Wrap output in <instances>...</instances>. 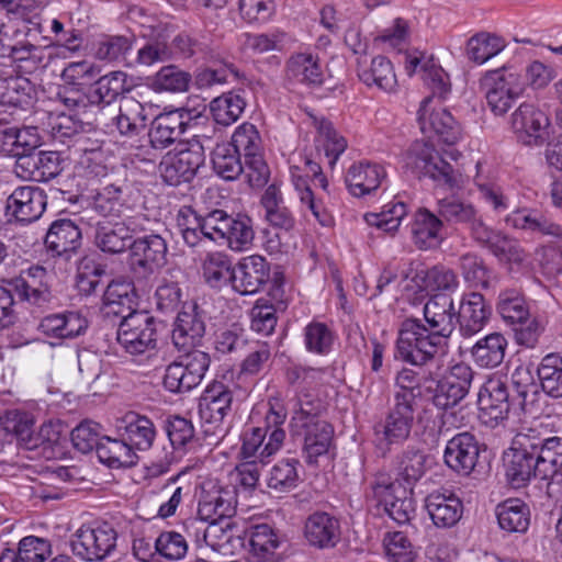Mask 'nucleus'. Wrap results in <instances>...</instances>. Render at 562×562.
I'll return each instance as SVG.
<instances>
[{"mask_svg": "<svg viewBox=\"0 0 562 562\" xmlns=\"http://www.w3.org/2000/svg\"><path fill=\"white\" fill-rule=\"evenodd\" d=\"M424 176L431 178L442 189L453 191L460 188L461 175L426 143H424Z\"/></svg>", "mask_w": 562, "mask_h": 562, "instance_id": "nucleus-40", "label": "nucleus"}, {"mask_svg": "<svg viewBox=\"0 0 562 562\" xmlns=\"http://www.w3.org/2000/svg\"><path fill=\"white\" fill-rule=\"evenodd\" d=\"M131 265L137 272L151 273L166 262V240L156 234L135 239L130 247Z\"/></svg>", "mask_w": 562, "mask_h": 562, "instance_id": "nucleus-22", "label": "nucleus"}, {"mask_svg": "<svg viewBox=\"0 0 562 562\" xmlns=\"http://www.w3.org/2000/svg\"><path fill=\"white\" fill-rule=\"evenodd\" d=\"M127 75L123 71H112L99 77L90 87L87 98L90 104L110 105L119 97L130 91Z\"/></svg>", "mask_w": 562, "mask_h": 562, "instance_id": "nucleus-41", "label": "nucleus"}, {"mask_svg": "<svg viewBox=\"0 0 562 562\" xmlns=\"http://www.w3.org/2000/svg\"><path fill=\"white\" fill-rule=\"evenodd\" d=\"M374 497L383 510L396 522L409 521L415 513L414 504L408 497V490L401 482H392L385 475H380L372 485Z\"/></svg>", "mask_w": 562, "mask_h": 562, "instance_id": "nucleus-10", "label": "nucleus"}, {"mask_svg": "<svg viewBox=\"0 0 562 562\" xmlns=\"http://www.w3.org/2000/svg\"><path fill=\"white\" fill-rule=\"evenodd\" d=\"M424 507L435 526L449 528L454 526L462 515V503L452 494L430 493L424 499Z\"/></svg>", "mask_w": 562, "mask_h": 562, "instance_id": "nucleus-36", "label": "nucleus"}, {"mask_svg": "<svg viewBox=\"0 0 562 562\" xmlns=\"http://www.w3.org/2000/svg\"><path fill=\"white\" fill-rule=\"evenodd\" d=\"M131 222L98 223L94 243L103 252L120 254L131 247L134 229Z\"/></svg>", "mask_w": 562, "mask_h": 562, "instance_id": "nucleus-37", "label": "nucleus"}, {"mask_svg": "<svg viewBox=\"0 0 562 562\" xmlns=\"http://www.w3.org/2000/svg\"><path fill=\"white\" fill-rule=\"evenodd\" d=\"M439 352L435 358L427 359L428 352L424 349V402L432 404V395L439 394L450 369L449 358H445L443 345L438 342Z\"/></svg>", "mask_w": 562, "mask_h": 562, "instance_id": "nucleus-46", "label": "nucleus"}, {"mask_svg": "<svg viewBox=\"0 0 562 562\" xmlns=\"http://www.w3.org/2000/svg\"><path fill=\"white\" fill-rule=\"evenodd\" d=\"M548 116L531 103H521L512 114V126L525 145H541L548 137Z\"/></svg>", "mask_w": 562, "mask_h": 562, "instance_id": "nucleus-15", "label": "nucleus"}, {"mask_svg": "<svg viewBox=\"0 0 562 562\" xmlns=\"http://www.w3.org/2000/svg\"><path fill=\"white\" fill-rule=\"evenodd\" d=\"M539 465L541 480L552 477L562 470V437H547L536 428H524Z\"/></svg>", "mask_w": 562, "mask_h": 562, "instance_id": "nucleus-17", "label": "nucleus"}, {"mask_svg": "<svg viewBox=\"0 0 562 562\" xmlns=\"http://www.w3.org/2000/svg\"><path fill=\"white\" fill-rule=\"evenodd\" d=\"M190 113L186 109H176L157 115L148 131L149 143L155 149H165L173 144L186 131Z\"/></svg>", "mask_w": 562, "mask_h": 562, "instance_id": "nucleus-20", "label": "nucleus"}, {"mask_svg": "<svg viewBox=\"0 0 562 562\" xmlns=\"http://www.w3.org/2000/svg\"><path fill=\"white\" fill-rule=\"evenodd\" d=\"M422 324L418 318H407L402 323L396 342L395 357L418 366L422 356Z\"/></svg>", "mask_w": 562, "mask_h": 562, "instance_id": "nucleus-45", "label": "nucleus"}, {"mask_svg": "<svg viewBox=\"0 0 562 562\" xmlns=\"http://www.w3.org/2000/svg\"><path fill=\"white\" fill-rule=\"evenodd\" d=\"M205 154L199 140L182 145L175 153H168L160 162L165 181L170 186L191 181L200 167L204 165Z\"/></svg>", "mask_w": 562, "mask_h": 562, "instance_id": "nucleus-9", "label": "nucleus"}, {"mask_svg": "<svg viewBox=\"0 0 562 562\" xmlns=\"http://www.w3.org/2000/svg\"><path fill=\"white\" fill-rule=\"evenodd\" d=\"M507 225L530 234L560 238L562 226L553 222L546 212L537 209H519L506 217Z\"/></svg>", "mask_w": 562, "mask_h": 562, "instance_id": "nucleus-32", "label": "nucleus"}, {"mask_svg": "<svg viewBox=\"0 0 562 562\" xmlns=\"http://www.w3.org/2000/svg\"><path fill=\"white\" fill-rule=\"evenodd\" d=\"M457 286V276L443 265H436L424 273V300L430 294L452 292Z\"/></svg>", "mask_w": 562, "mask_h": 562, "instance_id": "nucleus-64", "label": "nucleus"}, {"mask_svg": "<svg viewBox=\"0 0 562 562\" xmlns=\"http://www.w3.org/2000/svg\"><path fill=\"white\" fill-rule=\"evenodd\" d=\"M359 79L367 86H375L383 91H391L396 85V76L390 59L384 56H375L370 65L360 64Z\"/></svg>", "mask_w": 562, "mask_h": 562, "instance_id": "nucleus-48", "label": "nucleus"}, {"mask_svg": "<svg viewBox=\"0 0 562 562\" xmlns=\"http://www.w3.org/2000/svg\"><path fill=\"white\" fill-rule=\"evenodd\" d=\"M93 210L104 217H120L127 210L126 199L122 187L110 184L94 196Z\"/></svg>", "mask_w": 562, "mask_h": 562, "instance_id": "nucleus-59", "label": "nucleus"}, {"mask_svg": "<svg viewBox=\"0 0 562 562\" xmlns=\"http://www.w3.org/2000/svg\"><path fill=\"white\" fill-rule=\"evenodd\" d=\"M251 551L258 557L272 554L281 544L282 538L268 524L250 526L246 531Z\"/></svg>", "mask_w": 562, "mask_h": 562, "instance_id": "nucleus-61", "label": "nucleus"}, {"mask_svg": "<svg viewBox=\"0 0 562 562\" xmlns=\"http://www.w3.org/2000/svg\"><path fill=\"white\" fill-rule=\"evenodd\" d=\"M213 169L224 180H235L244 171L240 155L234 146L217 144L212 151Z\"/></svg>", "mask_w": 562, "mask_h": 562, "instance_id": "nucleus-58", "label": "nucleus"}, {"mask_svg": "<svg viewBox=\"0 0 562 562\" xmlns=\"http://www.w3.org/2000/svg\"><path fill=\"white\" fill-rule=\"evenodd\" d=\"M300 461L295 458H286L278 461L269 471L267 485L279 493L294 490L300 481Z\"/></svg>", "mask_w": 562, "mask_h": 562, "instance_id": "nucleus-55", "label": "nucleus"}, {"mask_svg": "<svg viewBox=\"0 0 562 562\" xmlns=\"http://www.w3.org/2000/svg\"><path fill=\"white\" fill-rule=\"evenodd\" d=\"M524 76L514 67L488 70L481 79L488 108L495 115H504L526 89Z\"/></svg>", "mask_w": 562, "mask_h": 562, "instance_id": "nucleus-1", "label": "nucleus"}, {"mask_svg": "<svg viewBox=\"0 0 562 562\" xmlns=\"http://www.w3.org/2000/svg\"><path fill=\"white\" fill-rule=\"evenodd\" d=\"M384 168L378 164L359 162L352 165L346 175V184L355 196H363L375 191L385 179Z\"/></svg>", "mask_w": 562, "mask_h": 562, "instance_id": "nucleus-35", "label": "nucleus"}, {"mask_svg": "<svg viewBox=\"0 0 562 562\" xmlns=\"http://www.w3.org/2000/svg\"><path fill=\"white\" fill-rule=\"evenodd\" d=\"M137 295L135 288L127 282L111 281L106 284L103 293L102 316L105 319H117L119 323L139 313L136 308Z\"/></svg>", "mask_w": 562, "mask_h": 562, "instance_id": "nucleus-21", "label": "nucleus"}, {"mask_svg": "<svg viewBox=\"0 0 562 562\" xmlns=\"http://www.w3.org/2000/svg\"><path fill=\"white\" fill-rule=\"evenodd\" d=\"M97 456L101 463L113 469L131 468L138 460L135 451L122 437L121 439L102 437L97 446Z\"/></svg>", "mask_w": 562, "mask_h": 562, "instance_id": "nucleus-43", "label": "nucleus"}, {"mask_svg": "<svg viewBox=\"0 0 562 562\" xmlns=\"http://www.w3.org/2000/svg\"><path fill=\"white\" fill-rule=\"evenodd\" d=\"M469 229L472 239L480 247L490 250L498 259L514 262L524 261V251L518 247L517 243L508 238L501 231L486 225L480 215L471 223Z\"/></svg>", "mask_w": 562, "mask_h": 562, "instance_id": "nucleus-12", "label": "nucleus"}, {"mask_svg": "<svg viewBox=\"0 0 562 562\" xmlns=\"http://www.w3.org/2000/svg\"><path fill=\"white\" fill-rule=\"evenodd\" d=\"M161 328V322L142 311L117 323L116 340L127 353L143 355L157 348Z\"/></svg>", "mask_w": 562, "mask_h": 562, "instance_id": "nucleus-3", "label": "nucleus"}, {"mask_svg": "<svg viewBox=\"0 0 562 562\" xmlns=\"http://www.w3.org/2000/svg\"><path fill=\"white\" fill-rule=\"evenodd\" d=\"M473 380V371L465 363L450 367L439 394L432 395V405L446 409L457 405L468 394Z\"/></svg>", "mask_w": 562, "mask_h": 562, "instance_id": "nucleus-23", "label": "nucleus"}, {"mask_svg": "<svg viewBox=\"0 0 562 562\" xmlns=\"http://www.w3.org/2000/svg\"><path fill=\"white\" fill-rule=\"evenodd\" d=\"M112 121L122 136H138L144 132L147 125L146 109L134 98L122 99L119 114L115 115Z\"/></svg>", "mask_w": 562, "mask_h": 562, "instance_id": "nucleus-42", "label": "nucleus"}, {"mask_svg": "<svg viewBox=\"0 0 562 562\" xmlns=\"http://www.w3.org/2000/svg\"><path fill=\"white\" fill-rule=\"evenodd\" d=\"M233 401V391L222 382H213L203 392L199 402V415L206 437L220 440L226 435Z\"/></svg>", "mask_w": 562, "mask_h": 562, "instance_id": "nucleus-2", "label": "nucleus"}, {"mask_svg": "<svg viewBox=\"0 0 562 562\" xmlns=\"http://www.w3.org/2000/svg\"><path fill=\"white\" fill-rule=\"evenodd\" d=\"M286 412L281 407L276 409L271 406L269 413L266 416L267 426L269 427L268 440H265V446L260 450V462L265 463L268 458L277 453L285 439V431L281 428V425L285 422Z\"/></svg>", "mask_w": 562, "mask_h": 562, "instance_id": "nucleus-62", "label": "nucleus"}, {"mask_svg": "<svg viewBox=\"0 0 562 562\" xmlns=\"http://www.w3.org/2000/svg\"><path fill=\"white\" fill-rule=\"evenodd\" d=\"M205 334V323L195 303L184 305L178 314L171 340L179 350H188L196 346Z\"/></svg>", "mask_w": 562, "mask_h": 562, "instance_id": "nucleus-24", "label": "nucleus"}, {"mask_svg": "<svg viewBox=\"0 0 562 562\" xmlns=\"http://www.w3.org/2000/svg\"><path fill=\"white\" fill-rule=\"evenodd\" d=\"M173 55L182 58L194 56L216 60L218 58L217 46L210 33L200 32L194 34L180 33L171 42Z\"/></svg>", "mask_w": 562, "mask_h": 562, "instance_id": "nucleus-38", "label": "nucleus"}, {"mask_svg": "<svg viewBox=\"0 0 562 562\" xmlns=\"http://www.w3.org/2000/svg\"><path fill=\"white\" fill-rule=\"evenodd\" d=\"M292 402L290 431H299L306 428L308 424L324 422L319 418L323 408L321 400L308 392L300 391Z\"/></svg>", "mask_w": 562, "mask_h": 562, "instance_id": "nucleus-50", "label": "nucleus"}, {"mask_svg": "<svg viewBox=\"0 0 562 562\" xmlns=\"http://www.w3.org/2000/svg\"><path fill=\"white\" fill-rule=\"evenodd\" d=\"M480 445L469 431L454 435L447 441L443 450L445 463L459 474L469 475L476 467Z\"/></svg>", "mask_w": 562, "mask_h": 562, "instance_id": "nucleus-18", "label": "nucleus"}, {"mask_svg": "<svg viewBox=\"0 0 562 562\" xmlns=\"http://www.w3.org/2000/svg\"><path fill=\"white\" fill-rule=\"evenodd\" d=\"M506 348V338L499 333H492L476 341L471 355L479 367L496 368L504 361Z\"/></svg>", "mask_w": 562, "mask_h": 562, "instance_id": "nucleus-47", "label": "nucleus"}, {"mask_svg": "<svg viewBox=\"0 0 562 562\" xmlns=\"http://www.w3.org/2000/svg\"><path fill=\"white\" fill-rule=\"evenodd\" d=\"M408 38L409 26L407 21L396 18L392 25L380 31L374 41L397 50L402 56L401 63L404 65L406 74L411 77L416 72L422 61V52L417 47L404 48L408 43Z\"/></svg>", "mask_w": 562, "mask_h": 562, "instance_id": "nucleus-19", "label": "nucleus"}, {"mask_svg": "<svg viewBox=\"0 0 562 562\" xmlns=\"http://www.w3.org/2000/svg\"><path fill=\"white\" fill-rule=\"evenodd\" d=\"M261 205L265 209L267 222L279 229L290 232L295 226V218L292 212L283 204L280 190L271 184L261 196Z\"/></svg>", "mask_w": 562, "mask_h": 562, "instance_id": "nucleus-44", "label": "nucleus"}, {"mask_svg": "<svg viewBox=\"0 0 562 562\" xmlns=\"http://www.w3.org/2000/svg\"><path fill=\"white\" fill-rule=\"evenodd\" d=\"M47 205L45 191L35 186H21L5 201V214L21 223L37 221Z\"/></svg>", "mask_w": 562, "mask_h": 562, "instance_id": "nucleus-11", "label": "nucleus"}, {"mask_svg": "<svg viewBox=\"0 0 562 562\" xmlns=\"http://www.w3.org/2000/svg\"><path fill=\"white\" fill-rule=\"evenodd\" d=\"M63 158L58 151L37 150L15 160V173L25 180L47 182L63 171Z\"/></svg>", "mask_w": 562, "mask_h": 562, "instance_id": "nucleus-16", "label": "nucleus"}, {"mask_svg": "<svg viewBox=\"0 0 562 562\" xmlns=\"http://www.w3.org/2000/svg\"><path fill=\"white\" fill-rule=\"evenodd\" d=\"M183 352L178 360L166 368L164 386L172 393H182L198 386L203 380L210 363L209 353L190 348Z\"/></svg>", "mask_w": 562, "mask_h": 562, "instance_id": "nucleus-4", "label": "nucleus"}, {"mask_svg": "<svg viewBox=\"0 0 562 562\" xmlns=\"http://www.w3.org/2000/svg\"><path fill=\"white\" fill-rule=\"evenodd\" d=\"M413 412V407L396 403V407L387 416L386 423L380 426L383 439L392 443L406 438L409 434Z\"/></svg>", "mask_w": 562, "mask_h": 562, "instance_id": "nucleus-63", "label": "nucleus"}, {"mask_svg": "<svg viewBox=\"0 0 562 562\" xmlns=\"http://www.w3.org/2000/svg\"><path fill=\"white\" fill-rule=\"evenodd\" d=\"M314 126L318 133V142L322 143L328 165L334 167L339 156L347 148V140L340 136L326 119L313 117Z\"/></svg>", "mask_w": 562, "mask_h": 562, "instance_id": "nucleus-60", "label": "nucleus"}, {"mask_svg": "<svg viewBox=\"0 0 562 562\" xmlns=\"http://www.w3.org/2000/svg\"><path fill=\"white\" fill-rule=\"evenodd\" d=\"M211 226V241L220 245L226 244L232 250L244 251L252 244L255 232L252 221L245 214L232 215L224 210H213Z\"/></svg>", "mask_w": 562, "mask_h": 562, "instance_id": "nucleus-7", "label": "nucleus"}, {"mask_svg": "<svg viewBox=\"0 0 562 562\" xmlns=\"http://www.w3.org/2000/svg\"><path fill=\"white\" fill-rule=\"evenodd\" d=\"M24 40H18L9 45L8 57L15 64L16 68L24 74H33L47 65L46 48L33 44L30 40V31L25 33Z\"/></svg>", "mask_w": 562, "mask_h": 562, "instance_id": "nucleus-39", "label": "nucleus"}, {"mask_svg": "<svg viewBox=\"0 0 562 562\" xmlns=\"http://www.w3.org/2000/svg\"><path fill=\"white\" fill-rule=\"evenodd\" d=\"M481 418L490 426L507 419L510 409L508 385L498 376L490 378L479 392Z\"/></svg>", "mask_w": 562, "mask_h": 562, "instance_id": "nucleus-13", "label": "nucleus"}, {"mask_svg": "<svg viewBox=\"0 0 562 562\" xmlns=\"http://www.w3.org/2000/svg\"><path fill=\"white\" fill-rule=\"evenodd\" d=\"M285 77L290 81L315 88L324 83L325 72L316 54L296 53L285 63Z\"/></svg>", "mask_w": 562, "mask_h": 562, "instance_id": "nucleus-29", "label": "nucleus"}, {"mask_svg": "<svg viewBox=\"0 0 562 562\" xmlns=\"http://www.w3.org/2000/svg\"><path fill=\"white\" fill-rule=\"evenodd\" d=\"M505 479L513 488L526 486L531 479L539 477V465L532 445L524 428L514 437L512 446L503 453Z\"/></svg>", "mask_w": 562, "mask_h": 562, "instance_id": "nucleus-6", "label": "nucleus"}, {"mask_svg": "<svg viewBox=\"0 0 562 562\" xmlns=\"http://www.w3.org/2000/svg\"><path fill=\"white\" fill-rule=\"evenodd\" d=\"M490 315L491 311L481 293L463 294L457 313L460 334L463 337L477 334L488 322Z\"/></svg>", "mask_w": 562, "mask_h": 562, "instance_id": "nucleus-28", "label": "nucleus"}, {"mask_svg": "<svg viewBox=\"0 0 562 562\" xmlns=\"http://www.w3.org/2000/svg\"><path fill=\"white\" fill-rule=\"evenodd\" d=\"M270 278V263L265 257L247 256L234 266L233 289L243 295L255 294L266 286Z\"/></svg>", "mask_w": 562, "mask_h": 562, "instance_id": "nucleus-14", "label": "nucleus"}, {"mask_svg": "<svg viewBox=\"0 0 562 562\" xmlns=\"http://www.w3.org/2000/svg\"><path fill=\"white\" fill-rule=\"evenodd\" d=\"M496 517L499 527L508 532H525L530 522L529 508L518 498H510L497 505Z\"/></svg>", "mask_w": 562, "mask_h": 562, "instance_id": "nucleus-51", "label": "nucleus"}, {"mask_svg": "<svg viewBox=\"0 0 562 562\" xmlns=\"http://www.w3.org/2000/svg\"><path fill=\"white\" fill-rule=\"evenodd\" d=\"M202 269L205 282L212 288H220L228 282L233 284L234 267L226 254L222 251L207 254Z\"/></svg>", "mask_w": 562, "mask_h": 562, "instance_id": "nucleus-56", "label": "nucleus"}, {"mask_svg": "<svg viewBox=\"0 0 562 562\" xmlns=\"http://www.w3.org/2000/svg\"><path fill=\"white\" fill-rule=\"evenodd\" d=\"M505 46L506 43L501 36L481 32L469 38L467 56L471 61L482 65L499 54Z\"/></svg>", "mask_w": 562, "mask_h": 562, "instance_id": "nucleus-54", "label": "nucleus"}, {"mask_svg": "<svg viewBox=\"0 0 562 562\" xmlns=\"http://www.w3.org/2000/svg\"><path fill=\"white\" fill-rule=\"evenodd\" d=\"M246 108L243 90L229 91L213 99L210 110L216 124L228 126L235 123Z\"/></svg>", "mask_w": 562, "mask_h": 562, "instance_id": "nucleus-49", "label": "nucleus"}, {"mask_svg": "<svg viewBox=\"0 0 562 562\" xmlns=\"http://www.w3.org/2000/svg\"><path fill=\"white\" fill-rule=\"evenodd\" d=\"M304 536L312 547L317 549L334 548L340 539L339 520L328 513L316 512L307 517Z\"/></svg>", "mask_w": 562, "mask_h": 562, "instance_id": "nucleus-30", "label": "nucleus"}, {"mask_svg": "<svg viewBox=\"0 0 562 562\" xmlns=\"http://www.w3.org/2000/svg\"><path fill=\"white\" fill-rule=\"evenodd\" d=\"M537 373L546 394L553 398L562 397V357L555 353L544 356Z\"/></svg>", "mask_w": 562, "mask_h": 562, "instance_id": "nucleus-57", "label": "nucleus"}, {"mask_svg": "<svg viewBox=\"0 0 562 562\" xmlns=\"http://www.w3.org/2000/svg\"><path fill=\"white\" fill-rule=\"evenodd\" d=\"M424 303V333L452 334L454 329L453 318L456 316L453 300L450 293L441 292L426 296Z\"/></svg>", "mask_w": 562, "mask_h": 562, "instance_id": "nucleus-27", "label": "nucleus"}, {"mask_svg": "<svg viewBox=\"0 0 562 562\" xmlns=\"http://www.w3.org/2000/svg\"><path fill=\"white\" fill-rule=\"evenodd\" d=\"M81 231L68 218L54 221L45 236V246L53 256L68 260L81 246Z\"/></svg>", "mask_w": 562, "mask_h": 562, "instance_id": "nucleus-26", "label": "nucleus"}, {"mask_svg": "<svg viewBox=\"0 0 562 562\" xmlns=\"http://www.w3.org/2000/svg\"><path fill=\"white\" fill-rule=\"evenodd\" d=\"M213 218V211L199 215L191 206H182L176 215L177 228L189 247H196L203 241H211L209 221Z\"/></svg>", "mask_w": 562, "mask_h": 562, "instance_id": "nucleus-33", "label": "nucleus"}, {"mask_svg": "<svg viewBox=\"0 0 562 562\" xmlns=\"http://www.w3.org/2000/svg\"><path fill=\"white\" fill-rule=\"evenodd\" d=\"M53 274L43 266L32 265L22 269L10 281L18 299L32 307L45 308L54 299L52 292Z\"/></svg>", "mask_w": 562, "mask_h": 562, "instance_id": "nucleus-8", "label": "nucleus"}, {"mask_svg": "<svg viewBox=\"0 0 562 562\" xmlns=\"http://www.w3.org/2000/svg\"><path fill=\"white\" fill-rule=\"evenodd\" d=\"M191 81L190 72L176 65H167L150 78V88L156 92L179 93L188 91Z\"/></svg>", "mask_w": 562, "mask_h": 562, "instance_id": "nucleus-53", "label": "nucleus"}, {"mask_svg": "<svg viewBox=\"0 0 562 562\" xmlns=\"http://www.w3.org/2000/svg\"><path fill=\"white\" fill-rule=\"evenodd\" d=\"M293 436L303 438V452L308 464L329 451L334 438V427L325 422L306 425L299 431H291Z\"/></svg>", "mask_w": 562, "mask_h": 562, "instance_id": "nucleus-34", "label": "nucleus"}, {"mask_svg": "<svg viewBox=\"0 0 562 562\" xmlns=\"http://www.w3.org/2000/svg\"><path fill=\"white\" fill-rule=\"evenodd\" d=\"M117 532L109 522L83 525L72 536L74 555L86 562H99L116 548Z\"/></svg>", "mask_w": 562, "mask_h": 562, "instance_id": "nucleus-5", "label": "nucleus"}, {"mask_svg": "<svg viewBox=\"0 0 562 562\" xmlns=\"http://www.w3.org/2000/svg\"><path fill=\"white\" fill-rule=\"evenodd\" d=\"M451 93L448 72L441 67L434 53L424 52V112L432 101L443 102Z\"/></svg>", "mask_w": 562, "mask_h": 562, "instance_id": "nucleus-31", "label": "nucleus"}, {"mask_svg": "<svg viewBox=\"0 0 562 562\" xmlns=\"http://www.w3.org/2000/svg\"><path fill=\"white\" fill-rule=\"evenodd\" d=\"M116 429L133 451L148 450L156 438V427L153 420L135 412H128L120 418L116 422Z\"/></svg>", "mask_w": 562, "mask_h": 562, "instance_id": "nucleus-25", "label": "nucleus"}, {"mask_svg": "<svg viewBox=\"0 0 562 562\" xmlns=\"http://www.w3.org/2000/svg\"><path fill=\"white\" fill-rule=\"evenodd\" d=\"M496 310L508 324H522L529 317V308L519 289H503L497 297Z\"/></svg>", "mask_w": 562, "mask_h": 562, "instance_id": "nucleus-52", "label": "nucleus"}]
</instances>
